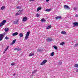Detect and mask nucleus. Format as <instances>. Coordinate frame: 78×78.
Returning a JSON list of instances; mask_svg holds the SVG:
<instances>
[{
    "label": "nucleus",
    "mask_w": 78,
    "mask_h": 78,
    "mask_svg": "<svg viewBox=\"0 0 78 78\" xmlns=\"http://www.w3.org/2000/svg\"><path fill=\"white\" fill-rule=\"evenodd\" d=\"M5 32H4L3 34H0V41H2V39H3V37L4 36H5Z\"/></svg>",
    "instance_id": "obj_1"
},
{
    "label": "nucleus",
    "mask_w": 78,
    "mask_h": 78,
    "mask_svg": "<svg viewBox=\"0 0 78 78\" xmlns=\"http://www.w3.org/2000/svg\"><path fill=\"white\" fill-rule=\"evenodd\" d=\"M6 22V20H4L3 21H2L0 23V28L2 27L3 26Z\"/></svg>",
    "instance_id": "obj_2"
},
{
    "label": "nucleus",
    "mask_w": 78,
    "mask_h": 78,
    "mask_svg": "<svg viewBox=\"0 0 78 78\" xmlns=\"http://www.w3.org/2000/svg\"><path fill=\"white\" fill-rule=\"evenodd\" d=\"M30 32L28 31L25 37V40H27L28 39V36H29V35H30Z\"/></svg>",
    "instance_id": "obj_3"
},
{
    "label": "nucleus",
    "mask_w": 78,
    "mask_h": 78,
    "mask_svg": "<svg viewBox=\"0 0 78 78\" xmlns=\"http://www.w3.org/2000/svg\"><path fill=\"white\" fill-rule=\"evenodd\" d=\"M46 41L47 42H52L53 39L51 38H48L46 39Z\"/></svg>",
    "instance_id": "obj_4"
},
{
    "label": "nucleus",
    "mask_w": 78,
    "mask_h": 78,
    "mask_svg": "<svg viewBox=\"0 0 78 78\" xmlns=\"http://www.w3.org/2000/svg\"><path fill=\"white\" fill-rule=\"evenodd\" d=\"M47 62V60L46 59H45L43 60V61L41 62V65H44V64H45L46 62Z\"/></svg>",
    "instance_id": "obj_5"
},
{
    "label": "nucleus",
    "mask_w": 78,
    "mask_h": 78,
    "mask_svg": "<svg viewBox=\"0 0 78 78\" xmlns=\"http://www.w3.org/2000/svg\"><path fill=\"white\" fill-rule=\"evenodd\" d=\"M27 19H28L27 17L25 16L23 18V22H26L27 20Z\"/></svg>",
    "instance_id": "obj_6"
},
{
    "label": "nucleus",
    "mask_w": 78,
    "mask_h": 78,
    "mask_svg": "<svg viewBox=\"0 0 78 78\" xmlns=\"http://www.w3.org/2000/svg\"><path fill=\"white\" fill-rule=\"evenodd\" d=\"M64 8L65 9H70V8L68 5H65L64 6Z\"/></svg>",
    "instance_id": "obj_7"
},
{
    "label": "nucleus",
    "mask_w": 78,
    "mask_h": 78,
    "mask_svg": "<svg viewBox=\"0 0 78 78\" xmlns=\"http://www.w3.org/2000/svg\"><path fill=\"white\" fill-rule=\"evenodd\" d=\"M22 12V10H19L16 14V16H17V15H19L20 14H21V12Z\"/></svg>",
    "instance_id": "obj_8"
},
{
    "label": "nucleus",
    "mask_w": 78,
    "mask_h": 78,
    "mask_svg": "<svg viewBox=\"0 0 78 78\" xmlns=\"http://www.w3.org/2000/svg\"><path fill=\"white\" fill-rule=\"evenodd\" d=\"M73 25H74L73 27H76V26H78V22H74L73 23Z\"/></svg>",
    "instance_id": "obj_9"
},
{
    "label": "nucleus",
    "mask_w": 78,
    "mask_h": 78,
    "mask_svg": "<svg viewBox=\"0 0 78 78\" xmlns=\"http://www.w3.org/2000/svg\"><path fill=\"white\" fill-rule=\"evenodd\" d=\"M55 19L56 20H57V19H62V17L61 16H57L55 18Z\"/></svg>",
    "instance_id": "obj_10"
},
{
    "label": "nucleus",
    "mask_w": 78,
    "mask_h": 78,
    "mask_svg": "<svg viewBox=\"0 0 78 78\" xmlns=\"http://www.w3.org/2000/svg\"><path fill=\"white\" fill-rule=\"evenodd\" d=\"M18 35V33L16 32L14 33H13L12 34V35L13 36H17V35Z\"/></svg>",
    "instance_id": "obj_11"
},
{
    "label": "nucleus",
    "mask_w": 78,
    "mask_h": 78,
    "mask_svg": "<svg viewBox=\"0 0 78 78\" xmlns=\"http://www.w3.org/2000/svg\"><path fill=\"white\" fill-rule=\"evenodd\" d=\"M4 30L5 31V32H8L9 31V28H8L6 27L5 28Z\"/></svg>",
    "instance_id": "obj_12"
},
{
    "label": "nucleus",
    "mask_w": 78,
    "mask_h": 78,
    "mask_svg": "<svg viewBox=\"0 0 78 78\" xmlns=\"http://www.w3.org/2000/svg\"><path fill=\"white\" fill-rule=\"evenodd\" d=\"M37 50V52H41V51H43V49H38Z\"/></svg>",
    "instance_id": "obj_13"
},
{
    "label": "nucleus",
    "mask_w": 78,
    "mask_h": 78,
    "mask_svg": "<svg viewBox=\"0 0 78 78\" xmlns=\"http://www.w3.org/2000/svg\"><path fill=\"white\" fill-rule=\"evenodd\" d=\"M16 39H15L14 40H13V41H12L11 45H13V44H15V43L16 42Z\"/></svg>",
    "instance_id": "obj_14"
},
{
    "label": "nucleus",
    "mask_w": 78,
    "mask_h": 78,
    "mask_svg": "<svg viewBox=\"0 0 78 78\" xmlns=\"http://www.w3.org/2000/svg\"><path fill=\"white\" fill-rule=\"evenodd\" d=\"M34 55V52H31L29 54V56H33Z\"/></svg>",
    "instance_id": "obj_15"
},
{
    "label": "nucleus",
    "mask_w": 78,
    "mask_h": 78,
    "mask_svg": "<svg viewBox=\"0 0 78 78\" xmlns=\"http://www.w3.org/2000/svg\"><path fill=\"white\" fill-rule=\"evenodd\" d=\"M41 9H42V8L40 7H38V8L37 9V12H38L39 11H40V10H41Z\"/></svg>",
    "instance_id": "obj_16"
},
{
    "label": "nucleus",
    "mask_w": 78,
    "mask_h": 78,
    "mask_svg": "<svg viewBox=\"0 0 78 78\" xmlns=\"http://www.w3.org/2000/svg\"><path fill=\"white\" fill-rule=\"evenodd\" d=\"M18 22H19V21H18V20H16V21H15L13 22L14 24H17L18 23Z\"/></svg>",
    "instance_id": "obj_17"
},
{
    "label": "nucleus",
    "mask_w": 78,
    "mask_h": 78,
    "mask_svg": "<svg viewBox=\"0 0 78 78\" xmlns=\"http://www.w3.org/2000/svg\"><path fill=\"white\" fill-rule=\"evenodd\" d=\"M61 34H67V33H66V32L65 31H62L61 32Z\"/></svg>",
    "instance_id": "obj_18"
},
{
    "label": "nucleus",
    "mask_w": 78,
    "mask_h": 78,
    "mask_svg": "<svg viewBox=\"0 0 78 78\" xmlns=\"http://www.w3.org/2000/svg\"><path fill=\"white\" fill-rule=\"evenodd\" d=\"M19 36H20V37H23V34H22V33H20L19 34Z\"/></svg>",
    "instance_id": "obj_19"
},
{
    "label": "nucleus",
    "mask_w": 78,
    "mask_h": 78,
    "mask_svg": "<svg viewBox=\"0 0 78 78\" xmlns=\"http://www.w3.org/2000/svg\"><path fill=\"white\" fill-rule=\"evenodd\" d=\"M41 21L42 22H44L46 21V20L44 19H42Z\"/></svg>",
    "instance_id": "obj_20"
},
{
    "label": "nucleus",
    "mask_w": 78,
    "mask_h": 78,
    "mask_svg": "<svg viewBox=\"0 0 78 78\" xmlns=\"http://www.w3.org/2000/svg\"><path fill=\"white\" fill-rule=\"evenodd\" d=\"M51 28V25L48 26L47 27H46V29L47 30H48V29H50V28Z\"/></svg>",
    "instance_id": "obj_21"
},
{
    "label": "nucleus",
    "mask_w": 78,
    "mask_h": 78,
    "mask_svg": "<svg viewBox=\"0 0 78 78\" xmlns=\"http://www.w3.org/2000/svg\"><path fill=\"white\" fill-rule=\"evenodd\" d=\"M53 47L54 48H55V50H56L58 49V47H57V46H56V45L53 46Z\"/></svg>",
    "instance_id": "obj_22"
},
{
    "label": "nucleus",
    "mask_w": 78,
    "mask_h": 78,
    "mask_svg": "<svg viewBox=\"0 0 78 78\" xmlns=\"http://www.w3.org/2000/svg\"><path fill=\"white\" fill-rule=\"evenodd\" d=\"M51 9H46L45 11L47 12H49V11H50Z\"/></svg>",
    "instance_id": "obj_23"
},
{
    "label": "nucleus",
    "mask_w": 78,
    "mask_h": 78,
    "mask_svg": "<svg viewBox=\"0 0 78 78\" xmlns=\"http://www.w3.org/2000/svg\"><path fill=\"white\" fill-rule=\"evenodd\" d=\"M5 6H3L1 8V9L2 10H3V9H5Z\"/></svg>",
    "instance_id": "obj_24"
},
{
    "label": "nucleus",
    "mask_w": 78,
    "mask_h": 78,
    "mask_svg": "<svg viewBox=\"0 0 78 78\" xmlns=\"http://www.w3.org/2000/svg\"><path fill=\"white\" fill-rule=\"evenodd\" d=\"M16 8L17 9H22V7L20 6H18Z\"/></svg>",
    "instance_id": "obj_25"
},
{
    "label": "nucleus",
    "mask_w": 78,
    "mask_h": 78,
    "mask_svg": "<svg viewBox=\"0 0 78 78\" xmlns=\"http://www.w3.org/2000/svg\"><path fill=\"white\" fill-rule=\"evenodd\" d=\"M75 67H78V64H75L74 65Z\"/></svg>",
    "instance_id": "obj_26"
},
{
    "label": "nucleus",
    "mask_w": 78,
    "mask_h": 78,
    "mask_svg": "<svg viewBox=\"0 0 78 78\" xmlns=\"http://www.w3.org/2000/svg\"><path fill=\"white\" fill-rule=\"evenodd\" d=\"M54 54H55V52H52L51 54V56H53V55H54Z\"/></svg>",
    "instance_id": "obj_27"
},
{
    "label": "nucleus",
    "mask_w": 78,
    "mask_h": 78,
    "mask_svg": "<svg viewBox=\"0 0 78 78\" xmlns=\"http://www.w3.org/2000/svg\"><path fill=\"white\" fill-rule=\"evenodd\" d=\"M77 9H78L77 7H74L73 8L74 11H76V10H77Z\"/></svg>",
    "instance_id": "obj_28"
},
{
    "label": "nucleus",
    "mask_w": 78,
    "mask_h": 78,
    "mask_svg": "<svg viewBox=\"0 0 78 78\" xmlns=\"http://www.w3.org/2000/svg\"><path fill=\"white\" fill-rule=\"evenodd\" d=\"M39 16H40V14H38V13H37V14H36V16L37 17H39Z\"/></svg>",
    "instance_id": "obj_29"
},
{
    "label": "nucleus",
    "mask_w": 78,
    "mask_h": 78,
    "mask_svg": "<svg viewBox=\"0 0 78 78\" xmlns=\"http://www.w3.org/2000/svg\"><path fill=\"white\" fill-rule=\"evenodd\" d=\"M9 48V46H8L6 48L5 50V51H7V50H8V49Z\"/></svg>",
    "instance_id": "obj_30"
},
{
    "label": "nucleus",
    "mask_w": 78,
    "mask_h": 78,
    "mask_svg": "<svg viewBox=\"0 0 78 78\" xmlns=\"http://www.w3.org/2000/svg\"><path fill=\"white\" fill-rule=\"evenodd\" d=\"M64 44V42H62L60 44V45H63Z\"/></svg>",
    "instance_id": "obj_31"
},
{
    "label": "nucleus",
    "mask_w": 78,
    "mask_h": 78,
    "mask_svg": "<svg viewBox=\"0 0 78 78\" xmlns=\"http://www.w3.org/2000/svg\"><path fill=\"white\" fill-rule=\"evenodd\" d=\"M62 64V62L60 61L58 62V65H61Z\"/></svg>",
    "instance_id": "obj_32"
},
{
    "label": "nucleus",
    "mask_w": 78,
    "mask_h": 78,
    "mask_svg": "<svg viewBox=\"0 0 78 78\" xmlns=\"http://www.w3.org/2000/svg\"><path fill=\"white\" fill-rule=\"evenodd\" d=\"M37 71V70H36L35 71H34V72H32V74H34V73H36V72Z\"/></svg>",
    "instance_id": "obj_33"
},
{
    "label": "nucleus",
    "mask_w": 78,
    "mask_h": 78,
    "mask_svg": "<svg viewBox=\"0 0 78 78\" xmlns=\"http://www.w3.org/2000/svg\"><path fill=\"white\" fill-rule=\"evenodd\" d=\"M9 39V37H6L5 38V39H6V40H8V39Z\"/></svg>",
    "instance_id": "obj_34"
},
{
    "label": "nucleus",
    "mask_w": 78,
    "mask_h": 78,
    "mask_svg": "<svg viewBox=\"0 0 78 78\" xmlns=\"http://www.w3.org/2000/svg\"><path fill=\"white\" fill-rule=\"evenodd\" d=\"M12 66H14V65H15V63H11Z\"/></svg>",
    "instance_id": "obj_35"
},
{
    "label": "nucleus",
    "mask_w": 78,
    "mask_h": 78,
    "mask_svg": "<svg viewBox=\"0 0 78 78\" xmlns=\"http://www.w3.org/2000/svg\"><path fill=\"white\" fill-rule=\"evenodd\" d=\"M74 45H75V47H76V46H77V45H78V44H75Z\"/></svg>",
    "instance_id": "obj_36"
},
{
    "label": "nucleus",
    "mask_w": 78,
    "mask_h": 78,
    "mask_svg": "<svg viewBox=\"0 0 78 78\" xmlns=\"http://www.w3.org/2000/svg\"><path fill=\"white\" fill-rule=\"evenodd\" d=\"M75 17H78V14H76V16H75Z\"/></svg>",
    "instance_id": "obj_37"
},
{
    "label": "nucleus",
    "mask_w": 78,
    "mask_h": 78,
    "mask_svg": "<svg viewBox=\"0 0 78 78\" xmlns=\"http://www.w3.org/2000/svg\"><path fill=\"white\" fill-rule=\"evenodd\" d=\"M35 0H30V2H33V1H34Z\"/></svg>",
    "instance_id": "obj_38"
},
{
    "label": "nucleus",
    "mask_w": 78,
    "mask_h": 78,
    "mask_svg": "<svg viewBox=\"0 0 78 78\" xmlns=\"http://www.w3.org/2000/svg\"><path fill=\"white\" fill-rule=\"evenodd\" d=\"M17 50V48H15V49H14V50Z\"/></svg>",
    "instance_id": "obj_39"
},
{
    "label": "nucleus",
    "mask_w": 78,
    "mask_h": 78,
    "mask_svg": "<svg viewBox=\"0 0 78 78\" xmlns=\"http://www.w3.org/2000/svg\"><path fill=\"white\" fill-rule=\"evenodd\" d=\"M17 50L18 51H20V49H18V48H17Z\"/></svg>",
    "instance_id": "obj_40"
},
{
    "label": "nucleus",
    "mask_w": 78,
    "mask_h": 78,
    "mask_svg": "<svg viewBox=\"0 0 78 78\" xmlns=\"http://www.w3.org/2000/svg\"><path fill=\"white\" fill-rule=\"evenodd\" d=\"M76 72H78V69H76Z\"/></svg>",
    "instance_id": "obj_41"
},
{
    "label": "nucleus",
    "mask_w": 78,
    "mask_h": 78,
    "mask_svg": "<svg viewBox=\"0 0 78 78\" xmlns=\"http://www.w3.org/2000/svg\"><path fill=\"white\" fill-rule=\"evenodd\" d=\"M16 75V74L15 73H14L13 74V76H14V75Z\"/></svg>",
    "instance_id": "obj_42"
},
{
    "label": "nucleus",
    "mask_w": 78,
    "mask_h": 78,
    "mask_svg": "<svg viewBox=\"0 0 78 78\" xmlns=\"http://www.w3.org/2000/svg\"><path fill=\"white\" fill-rule=\"evenodd\" d=\"M6 51H5H5L3 52V53H5V52Z\"/></svg>",
    "instance_id": "obj_43"
},
{
    "label": "nucleus",
    "mask_w": 78,
    "mask_h": 78,
    "mask_svg": "<svg viewBox=\"0 0 78 78\" xmlns=\"http://www.w3.org/2000/svg\"><path fill=\"white\" fill-rule=\"evenodd\" d=\"M49 0H46V1L47 2H48L49 1Z\"/></svg>",
    "instance_id": "obj_44"
},
{
    "label": "nucleus",
    "mask_w": 78,
    "mask_h": 78,
    "mask_svg": "<svg viewBox=\"0 0 78 78\" xmlns=\"http://www.w3.org/2000/svg\"><path fill=\"white\" fill-rule=\"evenodd\" d=\"M41 0V1H44V0Z\"/></svg>",
    "instance_id": "obj_45"
},
{
    "label": "nucleus",
    "mask_w": 78,
    "mask_h": 78,
    "mask_svg": "<svg viewBox=\"0 0 78 78\" xmlns=\"http://www.w3.org/2000/svg\"><path fill=\"white\" fill-rule=\"evenodd\" d=\"M19 13H20V12H19Z\"/></svg>",
    "instance_id": "obj_46"
}]
</instances>
